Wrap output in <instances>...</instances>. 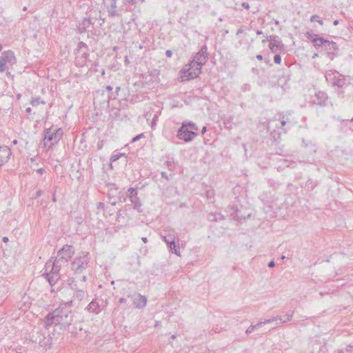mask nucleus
<instances>
[{
	"label": "nucleus",
	"mask_w": 353,
	"mask_h": 353,
	"mask_svg": "<svg viewBox=\"0 0 353 353\" xmlns=\"http://www.w3.org/2000/svg\"><path fill=\"white\" fill-rule=\"evenodd\" d=\"M74 254V248L71 245H64L61 249L57 252V258L59 261H61L63 263H67L68 261Z\"/></svg>",
	"instance_id": "obj_7"
},
{
	"label": "nucleus",
	"mask_w": 353,
	"mask_h": 353,
	"mask_svg": "<svg viewBox=\"0 0 353 353\" xmlns=\"http://www.w3.org/2000/svg\"><path fill=\"white\" fill-rule=\"evenodd\" d=\"M206 132V127L204 126L201 130V134H203Z\"/></svg>",
	"instance_id": "obj_61"
},
{
	"label": "nucleus",
	"mask_w": 353,
	"mask_h": 353,
	"mask_svg": "<svg viewBox=\"0 0 353 353\" xmlns=\"http://www.w3.org/2000/svg\"><path fill=\"white\" fill-rule=\"evenodd\" d=\"M327 99L328 97L325 92L318 91L314 94L313 103L321 106L325 105Z\"/></svg>",
	"instance_id": "obj_17"
},
{
	"label": "nucleus",
	"mask_w": 353,
	"mask_h": 353,
	"mask_svg": "<svg viewBox=\"0 0 353 353\" xmlns=\"http://www.w3.org/2000/svg\"><path fill=\"white\" fill-rule=\"evenodd\" d=\"M287 316L285 314L283 316L279 315L276 316V321H279L280 323H285L286 322H288L289 321L286 319Z\"/></svg>",
	"instance_id": "obj_30"
},
{
	"label": "nucleus",
	"mask_w": 353,
	"mask_h": 353,
	"mask_svg": "<svg viewBox=\"0 0 353 353\" xmlns=\"http://www.w3.org/2000/svg\"><path fill=\"white\" fill-rule=\"evenodd\" d=\"M113 88L111 85H107L105 87V90L108 92L111 93L112 92Z\"/></svg>",
	"instance_id": "obj_49"
},
{
	"label": "nucleus",
	"mask_w": 353,
	"mask_h": 353,
	"mask_svg": "<svg viewBox=\"0 0 353 353\" xmlns=\"http://www.w3.org/2000/svg\"><path fill=\"white\" fill-rule=\"evenodd\" d=\"M274 321H276V316L270 318V319H266L264 321H262V324L263 325L268 324V323H273Z\"/></svg>",
	"instance_id": "obj_39"
},
{
	"label": "nucleus",
	"mask_w": 353,
	"mask_h": 353,
	"mask_svg": "<svg viewBox=\"0 0 353 353\" xmlns=\"http://www.w3.org/2000/svg\"><path fill=\"white\" fill-rule=\"evenodd\" d=\"M88 294L84 290H77V292H74L72 299L70 301L65 303L68 304L69 307L78 305L80 302L86 298Z\"/></svg>",
	"instance_id": "obj_13"
},
{
	"label": "nucleus",
	"mask_w": 353,
	"mask_h": 353,
	"mask_svg": "<svg viewBox=\"0 0 353 353\" xmlns=\"http://www.w3.org/2000/svg\"><path fill=\"white\" fill-rule=\"evenodd\" d=\"M103 95H104V90H103L97 91L96 95H95L94 99V102L99 99L100 96H103Z\"/></svg>",
	"instance_id": "obj_38"
},
{
	"label": "nucleus",
	"mask_w": 353,
	"mask_h": 353,
	"mask_svg": "<svg viewBox=\"0 0 353 353\" xmlns=\"http://www.w3.org/2000/svg\"><path fill=\"white\" fill-rule=\"evenodd\" d=\"M182 123L186 124V128L189 129V130L197 132L199 130V128L196 125V123L192 122V121H183Z\"/></svg>",
	"instance_id": "obj_26"
},
{
	"label": "nucleus",
	"mask_w": 353,
	"mask_h": 353,
	"mask_svg": "<svg viewBox=\"0 0 353 353\" xmlns=\"http://www.w3.org/2000/svg\"><path fill=\"white\" fill-rule=\"evenodd\" d=\"M128 297L131 298L134 307L138 309L143 308L147 304V298L140 294L134 293L129 294Z\"/></svg>",
	"instance_id": "obj_12"
},
{
	"label": "nucleus",
	"mask_w": 353,
	"mask_h": 353,
	"mask_svg": "<svg viewBox=\"0 0 353 353\" xmlns=\"http://www.w3.org/2000/svg\"><path fill=\"white\" fill-rule=\"evenodd\" d=\"M63 262L61 261H59L57 258H55L53 261L52 260H50L46 263L45 268L46 271H48V269H50L49 271L52 272H55L59 274V271L61 268Z\"/></svg>",
	"instance_id": "obj_15"
},
{
	"label": "nucleus",
	"mask_w": 353,
	"mask_h": 353,
	"mask_svg": "<svg viewBox=\"0 0 353 353\" xmlns=\"http://www.w3.org/2000/svg\"><path fill=\"white\" fill-rule=\"evenodd\" d=\"M128 192H129V194L127 196L129 197L131 203L134 205L133 208L139 212H142L141 208L142 204L139 198L137 196V189L134 188H130L128 190Z\"/></svg>",
	"instance_id": "obj_11"
},
{
	"label": "nucleus",
	"mask_w": 353,
	"mask_h": 353,
	"mask_svg": "<svg viewBox=\"0 0 353 353\" xmlns=\"http://www.w3.org/2000/svg\"><path fill=\"white\" fill-rule=\"evenodd\" d=\"M30 103L32 106H37L39 104H45V102L41 100V99L39 97H36V98H32Z\"/></svg>",
	"instance_id": "obj_29"
},
{
	"label": "nucleus",
	"mask_w": 353,
	"mask_h": 353,
	"mask_svg": "<svg viewBox=\"0 0 353 353\" xmlns=\"http://www.w3.org/2000/svg\"><path fill=\"white\" fill-rule=\"evenodd\" d=\"M152 75H158V74H159V70H154L152 72Z\"/></svg>",
	"instance_id": "obj_55"
},
{
	"label": "nucleus",
	"mask_w": 353,
	"mask_h": 353,
	"mask_svg": "<svg viewBox=\"0 0 353 353\" xmlns=\"http://www.w3.org/2000/svg\"><path fill=\"white\" fill-rule=\"evenodd\" d=\"M332 83L334 86L342 88L345 85V79H340V78L334 77V78L332 79Z\"/></svg>",
	"instance_id": "obj_25"
},
{
	"label": "nucleus",
	"mask_w": 353,
	"mask_h": 353,
	"mask_svg": "<svg viewBox=\"0 0 353 353\" xmlns=\"http://www.w3.org/2000/svg\"><path fill=\"white\" fill-rule=\"evenodd\" d=\"M0 59H4V62L6 64H10V65H12L16 63L14 53L11 50L3 52L0 56Z\"/></svg>",
	"instance_id": "obj_18"
},
{
	"label": "nucleus",
	"mask_w": 353,
	"mask_h": 353,
	"mask_svg": "<svg viewBox=\"0 0 353 353\" xmlns=\"http://www.w3.org/2000/svg\"><path fill=\"white\" fill-rule=\"evenodd\" d=\"M269 48L272 52H276L277 51L283 49V44L279 38L275 41L269 43Z\"/></svg>",
	"instance_id": "obj_22"
},
{
	"label": "nucleus",
	"mask_w": 353,
	"mask_h": 353,
	"mask_svg": "<svg viewBox=\"0 0 353 353\" xmlns=\"http://www.w3.org/2000/svg\"><path fill=\"white\" fill-rule=\"evenodd\" d=\"M241 6L245 8V9H249L250 8V5L247 2H243L241 3Z\"/></svg>",
	"instance_id": "obj_48"
},
{
	"label": "nucleus",
	"mask_w": 353,
	"mask_h": 353,
	"mask_svg": "<svg viewBox=\"0 0 353 353\" xmlns=\"http://www.w3.org/2000/svg\"><path fill=\"white\" fill-rule=\"evenodd\" d=\"M224 125H225V127L227 128L228 129L232 128V119L228 118V119H225Z\"/></svg>",
	"instance_id": "obj_32"
},
{
	"label": "nucleus",
	"mask_w": 353,
	"mask_h": 353,
	"mask_svg": "<svg viewBox=\"0 0 353 353\" xmlns=\"http://www.w3.org/2000/svg\"><path fill=\"white\" fill-rule=\"evenodd\" d=\"M141 240L144 242V243H147L148 242V239L146 237H142L141 238Z\"/></svg>",
	"instance_id": "obj_64"
},
{
	"label": "nucleus",
	"mask_w": 353,
	"mask_h": 353,
	"mask_svg": "<svg viewBox=\"0 0 353 353\" xmlns=\"http://www.w3.org/2000/svg\"><path fill=\"white\" fill-rule=\"evenodd\" d=\"M43 276H45L51 286L55 285L60 278L59 274L55 272L54 273L50 271H46Z\"/></svg>",
	"instance_id": "obj_19"
},
{
	"label": "nucleus",
	"mask_w": 353,
	"mask_h": 353,
	"mask_svg": "<svg viewBox=\"0 0 353 353\" xmlns=\"http://www.w3.org/2000/svg\"><path fill=\"white\" fill-rule=\"evenodd\" d=\"M165 54L168 57H171L172 55V52L170 50H168L165 52Z\"/></svg>",
	"instance_id": "obj_50"
},
{
	"label": "nucleus",
	"mask_w": 353,
	"mask_h": 353,
	"mask_svg": "<svg viewBox=\"0 0 353 353\" xmlns=\"http://www.w3.org/2000/svg\"><path fill=\"white\" fill-rule=\"evenodd\" d=\"M126 2L128 3L134 4L135 3L134 0H126Z\"/></svg>",
	"instance_id": "obj_62"
},
{
	"label": "nucleus",
	"mask_w": 353,
	"mask_h": 353,
	"mask_svg": "<svg viewBox=\"0 0 353 353\" xmlns=\"http://www.w3.org/2000/svg\"><path fill=\"white\" fill-rule=\"evenodd\" d=\"M88 253L83 252L74 258L71 263V268L76 274H81L88 268Z\"/></svg>",
	"instance_id": "obj_6"
},
{
	"label": "nucleus",
	"mask_w": 353,
	"mask_h": 353,
	"mask_svg": "<svg viewBox=\"0 0 353 353\" xmlns=\"http://www.w3.org/2000/svg\"><path fill=\"white\" fill-rule=\"evenodd\" d=\"M223 219V216L221 214H218L217 215L210 214V217H209V219L211 221H218V220H221Z\"/></svg>",
	"instance_id": "obj_31"
},
{
	"label": "nucleus",
	"mask_w": 353,
	"mask_h": 353,
	"mask_svg": "<svg viewBox=\"0 0 353 353\" xmlns=\"http://www.w3.org/2000/svg\"><path fill=\"white\" fill-rule=\"evenodd\" d=\"M305 37L307 39L312 41L313 46L316 49H319L320 47H324L326 43H329V40L321 37H318L316 34L311 32H307L305 33Z\"/></svg>",
	"instance_id": "obj_10"
},
{
	"label": "nucleus",
	"mask_w": 353,
	"mask_h": 353,
	"mask_svg": "<svg viewBox=\"0 0 353 353\" xmlns=\"http://www.w3.org/2000/svg\"><path fill=\"white\" fill-rule=\"evenodd\" d=\"M208 59V48L205 45L203 46L200 50L194 56L192 61L196 63V65L202 67L205 64Z\"/></svg>",
	"instance_id": "obj_9"
},
{
	"label": "nucleus",
	"mask_w": 353,
	"mask_h": 353,
	"mask_svg": "<svg viewBox=\"0 0 353 353\" xmlns=\"http://www.w3.org/2000/svg\"><path fill=\"white\" fill-rule=\"evenodd\" d=\"M87 14L88 16L85 17L77 26V30L79 33H83L90 30V28H94L97 21L101 19V13L97 10H90Z\"/></svg>",
	"instance_id": "obj_3"
},
{
	"label": "nucleus",
	"mask_w": 353,
	"mask_h": 353,
	"mask_svg": "<svg viewBox=\"0 0 353 353\" xmlns=\"http://www.w3.org/2000/svg\"><path fill=\"white\" fill-rule=\"evenodd\" d=\"M12 152L10 149L7 146L0 147V158L4 161V163L8 161Z\"/></svg>",
	"instance_id": "obj_23"
},
{
	"label": "nucleus",
	"mask_w": 353,
	"mask_h": 353,
	"mask_svg": "<svg viewBox=\"0 0 353 353\" xmlns=\"http://www.w3.org/2000/svg\"><path fill=\"white\" fill-rule=\"evenodd\" d=\"M117 189H114V190H110L108 192V196L109 199H111L115 197V194H117Z\"/></svg>",
	"instance_id": "obj_37"
},
{
	"label": "nucleus",
	"mask_w": 353,
	"mask_h": 353,
	"mask_svg": "<svg viewBox=\"0 0 353 353\" xmlns=\"http://www.w3.org/2000/svg\"><path fill=\"white\" fill-rule=\"evenodd\" d=\"M89 313L98 314L101 312V310L99 303L96 300H92L85 308Z\"/></svg>",
	"instance_id": "obj_20"
},
{
	"label": "nucleus",
	"mask_w": 353,
	"mask_h": 353,
	"mask_svg": "<svg viewBox=\"0 0 353 353\" xmlns=\"http://www.w3.org/2000/svg\"><path fill=\"white\" fill-rule=\"evenodd\" d=\"M275 266V263L274 261H271L269 263H268V267L269 268H274Z\"/></svg>",
	"instance_id": "obj_54"
},
{
	"label": "nucleus",
	"mask_w": 353,
	"mask_h": 353,
	"mask_svg": "<svg viewBox=\"0 0 353 353\" xmlns=\"http://www.w3.org/2000/svg\"><path fill=\"white\" fill-rule=\"evenodd\" d=\"M127 196H128L127 195H126V196H124V195H123V196H119V202H121V203H122V202H125V200H126V197H127Z\"/></svg>",
	"instance_id": "obj_46"
},
{
	"label": "nucleus",
	"mask_w": 353,
	"mask_h": 353,
	"mask_svg": "<svg viewBox=\"0 0 353 353\" xmlns=\"http://www.w3.org/2000/svg\"><path fill=\"white\" fill-rule=\"evenodd\" d=\"M71 290L74 291V292H77V290H83V288H81L77 283V282L74 283L72 285L70 286Z\"/></svg>",
	"instance_id": "obj_34"
},
{
	"label": "nucleus",
	"mask_w": 353,
	"mask_h": 353,
	"mask_svg": "<svg viewBox=\"0 0 353 353\" xmlns=\"http://www.w3.org/2000/svg\"><path fill=\"white\" fill-rule=\"evenodd\" d=\"M201 68L200 65H196V63L191 61L180 72L181 81H186L196 78L201 72Z\"/></svg>",
	"instance_id": "obj_4"
},
{
	"label": "nucleus",
	"mask_w": 353,
	"mask_h": 353,
	"mask_svg": "<svg viewBox=\"0 0 353 353\" xmlns=\"http://www.w3.org/2000/svg\"><path fill=\"white\" fill-rule=\"evenodd\" d=\"M42 194V191L41 190H39L36 192L35 198H39Z\"/></svg>",
	"instance_id": "obj_52"
},
{
	"label": "nucleus",
	"mask_w": 353,
	"mask_h": 353,
	"mask_svg": "<svg viewBox=\"0 0 353 353\" xmlns=\"http://www.w3.org/2000/svg\"><path fill=\"white\" fill-rule=\"evenodd\" d=\"M36 172L37 173H39V174H43V173L44 172V169L41 168H39L36 170Z\"/></svg>",
	"instance_id": "obj_51"
},
{
	"label": "nucleus",
	"mask_w": 353,
	"mask_h": 353,
	"mask_svg": "<svg viewBox=\"0 0 353 353\" xmlns=\"http://www.w3.org/2000/svg\"><path fill=\"white\" fill-rule=\"evenodd\" d=\"M324 47L325 50H327V57L331 60H333L339 51V47L336 43L332 41H329V43H326Z\"/></svg>",
	"instance_id": "obj_16"
},
{
	"label": "nucleus",
	"mask_w": 353,
	"mask_h": 353,
	"mask_svg": "<svg viewBox=\"0 0 353 353\" xmlns=\"http://www.w3.org/2000/svg\"><path fill=\"white\" fill-rule=\"evenodd\" d=\"M76 281L74 278H69L68 279V284L69 285V286L72 285Z\"/></svg>",
	"instance_id": "obj_47"
},
{
	"label": "nucleus",
	"mask_w": 353,
	"mask_h": 353,
	"mask_svg": "<svg viewBox=\"0 0 353 353\" xmlns=\"http://www.w3.org/2000/svg\"><path fill=\"white\" fill-rule=\"evenodd\" d=\"M123 155H124L123 153H120V152H117V153L112 154V155L110 157V161H111L110 166L112 167V163L113 162L117 161L118 159H119Z\"/></svg>",
	"instance_id": "obj_28"
},
{
	"label": "nucleus",
	"mask_w": 353,
	"mask_h": 353,
	"mask_svg": "<svg viewBox=\"0 0 353 353\" xmlns=\"http://www.w3.org/2000/svg\"><path fill=\"white\" fill-rule=\"evenodd\" d=\"M311 21H317L320 25H323V22L321 19H319V17L317 15H312L311 17Z\"/></svg>",
	"instance_id": "obj_36"
},
{
	"label": "nucleus",
	"mask_w": 353,
	"mask_h": 353,
	"mask_svg": "<svg viewBox=\"0 0 353 353\" xmlns=\"http://www.w3.org/2000/svg\"><path fill=\"white\" fill-rule=\"evenodd\" d=\"M161 176H162L163 178H165V179H169V178H168V175H167V173H166L165 172H162L161 173Z\"/></svg>",
	"instance_id": "obj_53"
},
{
	"label": "nucleus",
	"mask_w": 353,
	"mask_h": 353,
	"mask_svg": "<svg viewBox=\"0 0 353 353\" xmlns=\"http://www.w3.org/2000/svg\"><path fill=\"white\" fill-rule=\"evenodd\" d=\"M243 32V30L241 28L239 29L236 32V34L237 35H239L240 34H241Z\"/></svg>",
	"instance_id": "obj_58"
},
{
	"label": "nucleus",
	"mask_w": 353,
	"mask_h": 353,
	"mask_svg": "<svg viewBox=\"0 0 353 353\" xmlns=\"http://www.w3.org/2000/svg\"><path fill=\"white\" fill-rule=\"evenodd\" d=\"M274 61L277 63V64H279L281 63V55L279 54H276L274 57Z\"/></svg>",
	"instance_id": "obj_41"
},
{
	"label": "nucleus",
	"mask_w": 353,
	"mask_h": 353,
	"mask_svg": "<svg viewBox=\"0 0 353 353\" xmlns=\"http://www.w3.org/2000/svg\"><path fill=\"white\" fill-rule=\"evenodd\" d=\"M143 137H145L144 134L143 133H141V134L137 135L136 137H134L132 139V143L136 142V141H139L140 139L143 138Z\"/></svg>",
	"instance_id": "obj_40"
},
{
	"label": "nucleus",
	"mask_w": 353,
	"mask_h": 353,
	"mask_svg": "<svg viewBox=\"0 0 353 353\" xmlns=\"http://www.w3.org/2000/svg\"><path fill=\"white\" fill-rule=\"evenodd\" d=\"M105 204L103 202H99L97 204V208L98 210H104Z\"/></svg>",
	"instance_id": "obj_44"
},
{
	"label": "nucleus",
	"mask_w": 353,
	"mask_h": 353,
	"mask_svg": "<svg viewBox=\"0 0 353 353\" xmlns=\"http://www.w3.org/2000/svg\"><path fill=\"white\" fill-rule=\"evenodd\" d=\"M285 315L287 316L286 319L288 320L289 321H290L293 317L294 311L289 312Z\"/></svg>",
	"instance_id": "obj_43"
},
{
	"label": "nucleus",
	"mask_w": 353,
	"mask_h": 353,
	"mask_svg": "<svg viewBox=\"0 0 353 353\" xmlns=\"http://www.w3.org/2000/svg\"><path fill=\"white\" fill-rule=\"evenodd\" d=\"M278 39H279V37L278 36H276V35L267 36V40L270 42V43H271L272 42L275 41Z\"/></svg>",
	"instance_id": "obj_35"
},
{
	"label": "nucleus",
	"mask_w": 353,
	"mask_h": 353,
	"mask_svg": "<svg viewBox=\"0 0 353 353\" xmlns=\"http://www.w3.org/2000/svg\"><path fill=\"white\" fill-rule=\"evenodd\" d=\"M263 325L262 324V321H260L259 323H257L255 325H253L252 324L250 327H248V329L246 330L245 331V333L247 334H249L250 333L252 332V331L256 329V328H259V327H261V326Z\"/></svg>",
	"instance_id": "obj_27"
},
{
	"label": "nucleus",
	"mask_w": 353,
	"mask_h": 353,
	"mask_svg": "<svg viewBox=\"0 0 353 353\" xmlns=\"http://www.w3.org/2000/svg\"><path fill=\"white\" fill-rule=\"evenodd\" d=\"M198 135L197 132L190 131L186 128V124L182 123L177 131L176 137L185 142L192 141Z\"/></svg>",
	"instance_id": "obj_8"
},
{
	"label": "nucleus",
	"mask_w": 353,
	"mask_h": 353,
	"mask_svg": "<svg viewBox=\"0 0 353 353\" xmlns=\"http://www.w3.org/2000/svg\"><path fill=\"white\" fill-rule=\"evenodd\" d=\"M157 119H158L157 114H154V117H153L152 123H151L152 128H154V125H156V121H157Z\"/></svg>",
	"instance_id": "obj_42"
},
{
	"label": "nucleus",
	"mask_w": 353,
	"mask_h": 353,
	"mask_svg": "<svg viewBox=\"0 0 353 353\" xmlns=\"http://www.w3.org/2000/svg\"><path fill=\"white\" fill-rule=\"evenodd\" d=\"M331 76H332V74H327L325 75V78H326V79L328 81V80H329V79H330V78H331Z\"/></svg>",
	"instance_id": "obj_60"
},
{
	"label": "nucleus",
	"mask_w": 353,
	"mask_h": 353,
	"mask_svg": "<svg viewBox=\"0 0 353 353\" xmlns=\"http://www.w3.org/2000/svg\"><path fill=\"white\" fill-rule=\"evenodd\" d=\"M81 281H82L83 282H85V281H87V276H83L81 277Z\"/></svg>",
	"instance_id": "obj_59"
},
{
	"label": "nucleus",
	"mask_w": 353,
	"mask_h": 353,
	"mask_svg": "<svg viewBox=\"0 0 353 353\" xmlns=\"http://www.w3.org/2000/svg\"><path fill=\"white\" fill-rule=\"evenodd\" d=\"M7 69V64L4 62V59H0V72H3Z\"/></svg>",
	"instance_id": "obj_33"
},
{
	"label": "nucleus",
	"mask_w": 353,
	"mask_h": 353,
	"mask_svg": "<svg viewBox=\"0 0 353 353\" xmlns=\"http://www.w3.org/2000/svg\"><path fill=\"white\" fill-rule=\"evenodd\" d=\"M3 242H6H6H8V238L7 236H4V237L3 238Z\"/></svg>",
	"instance_id": "obj_63"
},
{
	"label": "nucleus",
	"mask_w": 353,
	"mask_h": 353,
	"mask_svg": "<svg viewBox=\"0 0 353 353\" xmlns=\"http://www.w3.org/2000/svg\"><path fill=\"white\" fill-rule=\"evenodd\" d=\"M63 132L61 128L53 129L52 128L45 130L43 144L45 147H50L57 143L62 137Z\"/></svg>",
	"instance_id": "obj_5"
},
{
	"label": "nucleus",
	"mask_w": 353,
	"mask_h": 353,
	"mask_svg": "<svg viewBox=\"0 0 353 353\" xmlns=\"http://www.w3.org/2000/svg\"><path fill=\"white\" fill-rule=\"evenodd\" d=\"M80 48H81V49H83V50H87V49H86V48H87V47H86L85 44L84 43H83V42H80V43H79V49H80Z\"/></svg>",
	"instance_id": "obj_45"
},
{
	"label": "nucleus",
	"mask_w": 353,
	"mask_h": 353,
	"mask_svg": "<svg viewBox=\"0 0 353 353\" xmlns=\"http://www.w3.org/2000/svg\"><path fill=\"white\" fill-rule=\"evenodd\" d=\"M121 90V88L119 86L116 87L115 91L112 92L103 100V101H99V103L103 105H108L109 101L110 99H115L119 95V92Z\"/></svg>",
	"instance_id": "obj_21"
},
{
	"label": "nucleus",
	"mask_w": 353,
	"mask_h": 353,
	"mask_svg": "<svg viewBox=\"0 0 353 353\" xmlns=\"http://www.w3.org/2000/svg\"><path fill=\"white\" fill-rule=\"evenodd\" d=\"M126 301V299L125 298H120L119 300V302L120 303H123Z\"/></svg>",
	"instance_id": "obj_56"
},
{
	"label": "nucleus",
	"mask_w": 353,
	"mask_h": 353,
	"mask_svg": "<svg viewBox=\"0 0 353 353\" xmlns=\"http://www.w3.org/2000/svg\"><path fill=\"white\" fill-rule=\"evenodd\" d=\"M109 16L111 17L119 16L117 10V2L116 0H112V3L110 5V8L108 10Z\"/></svg>",
	"instance_id": "obj_24"
},
{
	"label": "nucleus",
	"mask_w": 353,
	"mask_h": 353,
	"mask_svg": "<svg viewBox=\"0 0 353 353\" xmlns=\"http://www.w3.org/2000/svg\"><path fill=\"white\" fill-rule=\"evenodd\" d=\"M69 307L65 303H61L57 309L46 316L45 326L50 327L52 325H59L64 330L68 328L73 321V314Z\"/></svg>",
	"instance_id": "obj_1"
},
{
	"label": "nucleus",
	"mask_w": 353,
	"mask_h": 353,
	"mask_svg": "<svg viewBox=\"0 0 353 353\" xmlns=\"http://www.w3.org/2000/svg\"><path fill=\"white\" fill-rule=\"evenodd\" d=\"M161 237L172 253L180 256L179 244L176 242V240L179 241L178 235L173 229L166 228L161 234Z\"/></svg>",
	"instance_id": "obj_2"
},
{
	"label": "nucleus",
	"mask_w": 353,
	"mask_h": 353,
	"mask_svg": "<svg viewBox=\"0 0 353 353\" xmlns=\"http://www.w3.org/2000/svg\"><path fill=\"white\" fill-rule=\"evenodd\" d=\"M256 59H257L258 60H260V61H261V60H262V59H263V56H262L261 54H257V55H256Z\"/></svg>",
	"instance_id": "obj_57"
},
{
	"label": "nucleus",
	"mask_w": 353,
	"mask_h": 353,
	"mask_svg": "<svg viewBox=\"0 0 353 353\" xmlns=\"http://www.w3.org/2000/svg\"><path fill=\"white\" fill-rule=\"evenodd\" d=\"M89 57V53L87 50L80 49L77 50L76 53V65L79 67H83L86 64L87 60Z\"/></svg>",
	"instance_id": "obj_14"
}]
</instances>
